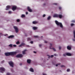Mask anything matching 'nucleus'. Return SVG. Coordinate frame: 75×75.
Returning <instances> with one entry per match:
<instances>
[{
  "label": "nucleus",
  "instance_id": "obj_1",
  "mask_svg": "<svg viewBox=\"0 0 75 75\" xmlns=\"http://www.w3.org/2000/svg\"><path fill=\"white\" fill-rule=\"evenodd\" d=\"M55 23L57 25H60V27L61 28H63V25L62 23L59 22L57 21H55Z\"/></svg>",
  "mask_w": 75,
  "mask_h": 75
},
{
  "label": "nucleus",
  "instance_id": "obj_2",
  "mask_svg": "<svg viewBox=\"0 0 75 75\" xmlns=\"http://www.w3.org/2000/svg\"><path fill=\"white\" fill-rule=\"evenodd\" d=\"M10 55L11 56H13L14 55H16L17 54V52H10Z\"/></svg>",
  "mask_w": 75,
  "mask_h": 75
},
{
  "label": "nucleus",
  "instance_id": "obj_3",
  "mask_svg": "<svg viewBox=\"0 0 75 75\" xmlns=\"http://www.w3.org/2000/svg\"><path fill=\"white\" fill-rule=\"evenodd\" d=\"M5 69L4 68V67H0V71H1V72L2 73H3V72H5Z\"/></svg>",
  "mask_w": 75,
  "mask_h": 75
},
{
  "label": "nucleus",
  "instance_id": "obj_4",
  "mask_svg": "<svg viewBox=\"0 0 75 75\" xmlns=\"http://www.w3.org/2000/svg\"><path fill=\"white\" fill-rule=\"evenodd\" d=\"M23 57V55L21 54H17L16 56V58H22Z\"/></svg>",
  "mask_w": 75,
  "mask_h": 75
},
{
  "label": "nucleus",
  "instance_id": "obj_5",
  "mask_svg": "<svg viewBox=\"0 0 75 75\" xmlns=\"http://www.w3.org/2000/svg\"><path fill=\"white\" fill-rule=\"evenodd\" d=\"M13 28L15 29L16 33H17L18 32V29L17 27V26H14Z\"/></svg>",
  "mask_w": 75,
  "mask_h": 75
},
{
  "label": "nucleus",
  "instance_id": "obj_6",
  "mask_svg": "<svg viewBox=\"0 0 75 75\" xmlns=\"http://www.w3.org/2000/svg\"><path fill=\"white\" fill-rule=\"evenodd\" d=\"M9 64L11 67H14V63L12 62H9Z\"/></svg>",
  "mask_w": 75,
  "mask_h": 75
},
{
  "label": "nucleus",
  "instance_id": "obj_7",
  "mask_svg": "<svg viewBox=\"0 0 75 75\" xmlns=\"http://www.w3.org/2000/svg\"><path fill=\"white\" fill-rule=\"evenodd\" d=\"M50 49H52V50H54V51H56V50L55 49L54 47H53L52 48H51V47H52V44L51 43H50Z\"/></svg>",
  "mask_w": 75,
  "mask_h": 75
},
{
  "label": "nucleus",
  "instance_id": "obj_8",
  "mask_svg": "<svg viewBox=\"0 0 75 75\" xmlns=\"http://www.w3.org/2000/svg\"><path fill=\"white\" fill-rule=\"evenodd\" d=\"M17 9V7L15 6H13L12 8V10L13 11H15Z\"/></svg>",
  "mask_w": 75,
  "mask_h": 75
},
{
  "label": "nucleus",
  "instance_id": "obj_9",
  "mask_svg": "<svg viewBox=\"0 0 75 75\" xmlns=\"http://www.w3.org/2000/svg\"><path fill=\"white\" fill-rule=\"evenodd\" d=\"M27 9L28 10L29 12H32L33 11V10L31 9H30V7L28 6L27 7Z\"/></svg>",
  "mask_w": 75,
  "mask_h": 75
},
{
  "label": "nucleus",
  "instance_id": "obj_10",
  "mask_svg": "<svg viewBox=\"0 0 75 75\" xmlns=\"http://www.w3.org/2000/svg\"><path fill=\"white\" fill-rule=\"evenodd\" d=\"M5 55L6 56H7V57H8V56H10V54L9 52H6L5 53Z\"/></svg>",
  "mask_w": 75,
  "mask_h": 75
},
{
  "label": "nucleus",
  "instance_id": "obj_11",
  "mask_svg": "<svg viewBox=\"0 0 75 75\" xmlns=\"http://www.w3.org/2000/svg\"><path fill=\"white\" fill-rule=\"evenodd\" d=\"M26 51H27V50H24V51H22V54H23V55H25V54H26V53H25V52Z\"/></svg>",
  "mask_w": 75,
  "mask_h": 75
},
{
  "label": "nucleus",
  "instance_id": "obj_12",
  "mask_svg": "<svg viewBox=\"0 0 75 75\" xmlns=\"http://www.w3.org/2000/svg\"><path fill=\"white\" fill-rule=\"evenodd\" d=\"M58 17H59V18H62V15L61 14H58Z\"/></svg>",
  "mask_w": 75,
  "mask_h": 75
},
{
  "label": "nucleus",
  "instance_id": "obj_13",
  "mask_svg": "<svg viewBox=\"0 0 75 75\" xmlns=\"http://www.w3.org/2000/svg\"><path fill=\"white\" fill-rule=\"evenodd\" d=\"M25 45V44L22 43L20 45L18 46L19 47H21L22 46L24 47V46Z\"/></svg>",
  "mask_w": 75,
  "mask_h": 75
},
{
  "label": "nucleus",
  "instance_id": "obj_14",
  "mask_svg": "<svg viewBox=\"0 0 75 75\" xmlns=\"http://www.w3.org/2000/svg\"><path fill=\"white\" fill-rule=\"evenodd\" d=\"M6 8H7L6 9V10H8L10 9V8H11V6H6Z\"/></svg>",
  "mask_w": 75,
  "mask_h": 75
},
{
  "label": "nucleus",
  "instance_id": "obj_15",
  "mask_svg": "<svg viewBox=\"0 0 75 75\" xmlns=\"http://www.w3.org/2000/svg\"><path fill=\"white\" fill-rule=\"evenodd\" d=\"M31 60L30 59H28L27 60V62L28 64H31Z\"/></svg>",
  "mask_w": 75,
  "mask_h": 75
},
{
  "label": "nucleus",
  "instance_id": "obj_16",
  "mask_svg": "<svg viewBox=\"0 0 75 75\" xmlns=\"http://www.w3.org/2000/svg\"><path fill=\"white\" fill-rule=\"evenodd\" d=\"M53 17H58V14H54V15Z\"/></svg>",
  "mask_w": 75,
  "mask_h": 75
},
{
  "label": "nucleus",
  "instance_id": "obj_17",
  "mask_svg": "<svg viewBox=\"0 0 75 75\" xmlns=\"http://www.w3.org/2000/svg\"><path fill=\"white\" fill-rule=\"evenodd\" d=\"M66 55L67 56H71V55H72V54L69 53H66Z\"/></svg>",
  "mask_w": 75,
  "mask_h": 75
},
{
  "label": "nucleus",
  "instance_id": "obj_18",
  "mask_svg": "<svg viewBox=\"0 0 75 75\" xmlns=\"http://www.w3.org/2000/svg\"><path fill=\"white\" fill-rule=\"evenodd\" d=\"M67 48V49H68V50H71V46H68Z\"/></svg>",
  "mask_w": 75,
  "mask_h": 75
},
{
  "label": "nucleus",
  "instance_id": "obj_19",
  "mask_svg": "<svg viewBox=\"0 0 75 75\" xmlns=\"http://www.w3.org/2000/svg\"><path fill=\"white\" fill-rule=\"evenodd\" d=\"M14 35H11L8 37V38H14Z\"/></svg>",
  "mask_w": 75,
  "mask_h": 75
},
{
  "label": "nucleus",
  "instance_id": "obj_20",
  "mask_svg": "<svg viewBox=\"0 0 75 75\" xmlns=\"http://www.w3.org/2000/svg\"><path fill=\"white\" fill-rule=\"evenodd\" d=\"M38 23V22L36 21H33V24H37Z\"/></svg>",
  "mask_w": 75,
  "mask_h": 75
},
{
  "label": "nucleus",
  "instance_id": "obj_21",
  "mask_svg": "<svg viewBox=\"0 0 75 75\" xmlns=\"http://www.w3.org/2000/svg\"><path fill=\"white\" fill-rule=\"evenodd\" d=\"M30 71H31V72H34V69H33V68H31L30 69Z\"/></svg>",
  "mask_w": 75,
  "mask_h": 75
},
{
  "label": "nucleus",
  "instance_id": "obj_22",
  "mask_svg": "<svg viewBox=\"0 0 75 75\" xmlns=\"http://www.w3.org/2000/svg\"><path fill=\"white\" fill-rule=\"evenodd\" d=\"M47 56H48V58H50V57H51V58H52V57H54L53 55H51V57L50 56L48 55H47Z\"/></svg>",
  "mask_w": 75,
  "mask_h": 75
},
{
  "label": "nucleus",
  "instance_id": "obj_23",
  "mask_svg": "<svg viewBox=\"0 0 75 75\" xmlns=\"http://www.w3.org/2000/svg\"><path fill=\"white\" fill-rule=\"evenodd\" d=\"M73 34H74V38H75V30H73Z\"/></svg>",
  "mask_w": 75,
  "mask_h": 75
},
{
  "label": "nucleus",
  "instance_id": "obj_24",
  "mask_svg": "<svg viewBox=\"0 0 75 75\" xmlns=\"http://www.w3.org/2000/svg\"><path fill=\"white\" fill-rule=\"evenodd\" d=\"M8 46L10 47H11V48H12V47H13V44H10L8 45Z\"/></svg>",
  "mask_w": 75,
  "mask_h": 75
},
{
  "label": "nucleus",
  "instance_id": "obj_25",
  "mask_svg": "<svg viewBox=\"0 0 75 75\" xmlns=\"http://www.w3.org/2000/svg\"><path fill=\"white\" fill-rule=\"evenodd\" d=\"M33 29L34 30H37V27H33Z\"/></svg>",
  "mask_w": 75,
  "mask_h": 75
},
{
  "label": "nucleus",
  "instance_id": "obj_26",
  "mask_svg": "<svg viewBox=\"0 0 75 75\" xmlns=\"http://www.w3.org/2000/svg\"><path fill=\"white\" fill-rule=\"evenodd\" d=\"M25 17V16L24 14H22L21 15V17L22 18H23V17Z\"/></svg>",
  "mask_w": 75,
  "mask_h": 75
},
{
  "label": "nucleus",
  "instance_id": "obj_27",
  "mask_svg": "<svg viewBox=\"0 0 75 75\" xmlns=\"http://www.w3.org/2000/svg\"><path fill=\"white\" fill-rule=\"evenodd\" d=\"M16 44L17 45H18L20 44V42L19 41H18L17 42H16Z\"/></svg>",
  "mask_w": 75,
  "mask_h": 75
},
{
  "label": "nucleus",
  "instance_id": "obj_28",
  "mask_svg": "<svg viewBox=\"0 0 75 75\" xmlns=\"http://www.w3.org/2000/svg\"><path fill=\"white\" fill-rule=\"evenodd\" d=\"M51 18V16H49L47 18V20H50V19Z\"/></svg>",
  "mask_w": 75,
  "mask_h": 75
},
{
  "label": "nucleus",
  "instance_id": "obj_29",
  "mask_svg": "<svg viewBox=\"0 0 75 75\" xmlns=\"http://www.w3.org/2000/svg\"><path fill=\"white\" fill-rule=\"evenodd\" d=\"M61 65V63H59V64H56V67H58V65Z\"/></svg>",
  "mask_w": 75,
  "mask_h": 75
},
{
  "label": "nucleus",
  "instance_id": "obj_30",
  "mask_svg": "<svg viewBox=\"0 0 75 75\" xmlns=\"http://www.w3.org/2000/svg\"><path fill=\"white\" fill-rule=\"evenodd\" d=\"M28 41H31V38H28Z\"/></svg>",
  "mask_w": 75,
  "mask_h": 75
},
{
  "label": "nucleus",
  "instance_id": "obj_31",
  "mask_svg": "<svg viewBox=\"0 0 75 75\" xmlns=\"http://www.w3.org/2000/svg\"><path fill=\"white\" fill-rule=\"evenodd\" d=\"M34 37H35V38H38V36H33Z\"/></svg>",
  "mask_w": 75,
  "mask_h": 75
},
{
  "label": "nucleus",
  "instance_id": "obj_32",
  "mask_svg": "<svg viewBox=\"0 0 75 75\" xmlns=\"http://www.w3.org/2000/svg\"><path fill=\"white\" fill-rule=\"evenodd\" d=\"M16 21L17 22H20V20H19V19H18L17 20H16Z\"/></svg>",
  "mask_w": 75,
  "mask_h": 75
},
{
  "label": "nucleus",
  "instance_id": "obj_33",
  "mask_svg": "<svg viewBox=\"0 0 75 75\" xmlns=\"http://www.w3.org/2000/svg\"><path fill=\"white\" fill-rule=\"evenodd\" d=\"M70 71V69H67V71L69 72Z\"/></svg>",
  "mask_w": 75,
  "mask_h": 75
},
{
  "label": "nucleus",
  "instance_id": "obj_34",
  "mask_svg": "<svg viewBox=\"0 0 75 75\" xmlns=\"http://www.w3.org/2000/svg\"><path fill=\"white\" fill-rule=\"evenodd\" d=\"M71 23H75V21L74 20H72L71 21Z\"/></svg>",
  "mask_w": 75,
  "mask_h": 75
},
{
  "label": "nucleus",
  "instance_id": "obj_35",
  "mask_svg": "<svg viewBox=\"0 0 75 75\" xmlns=\"http://www.w3.org/2000/svg\"><path fill=\"white\" fill-rule=\"evenodd\" d=\"M73 25H74V23H71V26H72Z\"/></svg>",
  "mask_w": 75,
  "mask_h": 75
},
{
  "label": "nucleus",
  "instance_id": "obj_36",
  "mask_svg": "<svg viewBox=\"0 0 75 75\" xmlns=\"http://www.w3.org/2000/svg\"><path fill=\"white\" fill-rule=\"evenodd\" d=\"M46 15L45 14H44L43 15V17H45Z\"/></svg>",
  "mask_w": 75,
  "mask_h": 75
},
{
  "label": "nucleus",
  "instance_id": "obj_37",
  "mask_svg": "<svg viewBox=\"0 0 75 75\" xmlns=\"http://www.w3.org/2000/svg\"><path fill=\"white\" fill-rule=\"evenodd\" d=\"M4 60H3L1 62V63H4Z\"/></svg>",
  "mask_w": 75,
  "mask_h": 75
},
{
  "label": "nucleus",
  "instance_id": "obj_38",
  "mask_svg": "<svg viewBox=\"0 0 75 75\" xmlns=\"http://www.w3.org/2000/svg\"><path fill=\"white\" fill-rule=\"evenodd\" d=\"M61 67H65V66L64 65H62L61 66Z\"/></svg>",
  "mask_w": 75,
  "mask_h": 75
},
{
  "label": "nucleus",
  "instance_id": "obj_39",
  "mask_svg": "<svg viewBox=\"0 0 75 75\" xmlns=\"http://www.w3.org/2000/svg\"><path fill=\"white\" fill-rule=\"evenodd\" d=\"M41 46H42V45L41 44L39 45V47H41Z\"/></svg>",
  "mask_w": 75,
  "mask_h": 75
},
{
  "label": "nucleus",
  "instance_id": "obj_40",
  "mask_svg": "<svg viewBox=\"0 0 75 75\" xmlns=\"http://www.w3.org/2000/svg\"><path fill=\"white\" fill-rule=\"evenodd\" d=\"M8 13L9 14H11V11H9L8 12Z\"/></svg>",
  "mask_w": 75,
  "mask_h": 75
},
{
  "label": "nucleus",
  "instance_id": "obj_41",
  "mask_svg": "<svg viewBox=\"0 0 75 75\" xmlns=\"http://www.w3.org/2000/svg\"><path fill=\"white\" fill-rule=\"evenodd\" d=\"M30 43H31V44H33V41H31L30 42Z\"/></svg>",
  "mask_w": 75,
  "mask_h": 75
},
{
  "label": "nucleus",
  "instance_id": "obj_42",
  "mask_svg": "<svg viewBox=\"0 0 75 75\" xmlns=\"http://www.w3.org/2000/svg\"><path fill=\"white\" fill-rule=\"evenodd\" d=\"M13 47H16V45H13Z\"/></svg>",
  "mask_w": 75,
  "mask_h": 75
},
{
  "label": "nucleus",
  "instance_id": "obj_43",
  "mask_svg": "<svg viewBox=\"0 0 75 75\" xmlns=\"http://www.w3.org/2000/svg\"><path fill=\"white\" fill-rule=\"evenodd\" d=\"M59 10H61V7H59Z\"/></svg>",
  "mask_w": 75,
  "mask_h": 75
},
{
  "label": "nucleus",
  "instance_id": "obj_44",
  "mask_svg": "<svg viewBox=\"0 0 75 75\" xmlns=\"http://www.w3.org/2000/svg\"><path fill=\"white\" fill-rule=\"evenodd\" d=\"M59 49L60 50L61 49V47H59Z\"/></svg>",
  "mask_w": 75,
  "mask_h": 75
},
{
  "label": "nucleus",
  "instance_id": "obj_45",
  "mask_svg": "<svg viewBox=\"0 0 75 75\" xmlns=\"http://www.w3.org/2000/svg\"><path fill=\"white\" fill-rule=\"evenodd\" d=\"M45 43H47L48 42L45 41Z\"/></svg>",
  "mask_w": 75,
  "mask_h": 75
},
{
  "label": "nucleus",
  "instance_id": "obj_46",
  "mask_svg": "<svg viewBox=\"0 0 75 75\" xmlns=\"http://www.w3.org/2000/svg\"><path fill=\"white\" fill-rule=\"evenodd\" d=\"M33 52L34 53H35V54H36V53H37V52L35 51H34Z\"/></svg>",
  "mask_w": 75,
  "mask_h": 75
},
{
  "label": "nucleus",
  "instance_id": "obj_47",
  "mask_svg": "<svg viewBox=\"0 0 75 75\" xmlns=\"http://www.w3.org/2000/svg\"><path fill=\"white\" fill-rule=\"evenodd\" d=\"M26 14L27 15L28 14V12H26Z\"/></svg>",
  "mask_w": 75,
  "mask_h": 75
},
{
  "label": "nucleus",
  "instance_id": "obj_48",
  "mask_svg": "<svg viewBox=\"0 0 75 75\" xmlns=\"http://www.w3.org/2000/svg\"><path fill=\"white\" fill-rule=\"evenodd\" d=\"M73 41H75V39H73Z\"/></svg>",
  "mask_w": 75,
  "mask_h": 75
},
{
  "label": "nucleus",
  "instance_id": "obj_49",
  "mask_svg": "<svg viewBox=\"0 0 75 75\" xmlns=\"http://www.w3.org/2000/svg\"><path fill=\"white\" fill-rule=\"evenodd\" d=\"M54 5H57V3H54Z\"/></svg>",
  "mask_w": 75,
  "mask_h": 75
},
{
  "label": "nucleus",
  "instance_id": "obj_50",
  "mask_svg": "<svg viewBox=\"0 0 75 75\" xmlns=\"http://www.w3.org/2000/svg\"><path fill=\"white\" fill-rule=\"evenodd\" d=\"M43 75H46V74H44V73H43Z\"/></svg>",
  "mask_w": 75,
  "mask_h": 75
},
{
  "label": "nucleus",
  "instance_id": "obj_51",
  "mask_svg": "<svg viewBox=\"0 0 75 75\" xmlns=\"http://www.w3.org/2000/svg\"><path fill=\"white\" fill-rule=\"evenodd\" d=\"M54 56H57V54H54Z\"/></svg>",
  "mask_w": 75,
  "mask_h": 75
},
{
  "label": "nucleus",
  "instance_id": "obj_52",
  "mask_svg": "<svg viewBox=\"0 0 75 75\" xmlns=\"http://www.w3.org/2000/svg\"><path fill=\"white\" fill-rule=\"evenodd\" d=\"M11 71L12 72H13V69H11Z\"/></svg>",
  "mask_w": 75,
  "mask_h": 75
},
{
  "label": "nucleus",
  "instance_id": "obj_53",
  "mask_svg": "<svg viewBox=\"0 0 75 75\" xmlns=\"http://www.w3.org/2000/svg\"><path fill=\"white\" fill-rule=\"evenodd\" d=\"M20 65H22V64H21V63L20 64Z\"/></svg>",
  "mask_w": 75,
  "mask_h": 75
},
{
  "label": "nucleus",
  "instance_id": "obj_54",
  "mask_svg": "<svg viewBox=\"0 0 75 75\" xmlns=\"http://www.w3.org/2000/svg\"><path fill=\"white\" fill-rule=\"evenodd\" d=\"M43 5H44V6H45V4H43Z\"/></svg>",
  "mask_w": 75,
  "mask_h": 75
},
{
  "label": "nucleus",
  "instance_id": "obj_55",
  "mask_svg": "<svg viewBox=\"0 0 75 75\" xmlns=\"http://www.w3.org/2000/svg\"><path fill=\"white\" fill-rule=\"evenodd\" d=\"M63 55H64V56H65V54H63Z\"/></svg>",
  "mask_w": 75,
  "mask_h": 75
},
{
  "label": "nucleus",
  "instance_id": "obj_56",
  "mask_svg": "<svg viewBox=\"0 0 75 75\" xmlns=\"http://www.w3.org/2000/svg\"><path fill=\"white\" fill-rule=\"evenodd\" d=\"M0 52H1V50H0Z\"/></svg>",
  "mask_w": 75,
  "mask_h": 75
},
{
  "label": "nucleus",
  "instance_id": "obj_57",
  "mask_svg": "<svg viewBox=\"0 0 75 75\" xmlns=\"http://www.w3.org/2000/svg\"><path fill=\"white\" fill-rule=\"evenodd\" d=\"M6 35H5V36H6Z\"/></svg>",
  "mask_w": 75,
  "mask_h": 75
}]
</instances>
